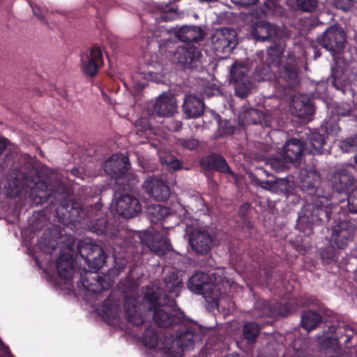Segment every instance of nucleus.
Segmentation results:
<instances>
[{"label":"nucleus","instance_id":"nucleus-1","mask_svg":"<svg viewBox=\"0 0 357 357\" xmlns=\"http://www.w3.org/2000/svg\"><path fill=\"white\" fill-rule=\"evenodd\" d=\"M7 185L11 189V197H15L24 188H30L29 197L32 205L38 206L49 202L51 197L57 199L61 194V200L56 209L59 221L64 225L89 220L91 230L98 235H104L111 238L114 252L119 255V258L128 259V255L132 252L131 242L122 234L116 233L114 225H110L101 215L102 204L100 199L94 203L89 201L85 204L68 199V189L61 183L52 187L43 180L39 170L32 163H27L23 168H15L8 178Z\"/></svg>","mask_w":357,"mask_h":357},{"label":"nucleus","instance_id":"nucleus-2","mask_svg":"<svg viewBox=\"0 0 357 357\" xmlns=\"http://www.w3.org/2000/svg\"><path fill=\"white\" fill-rule=\"evenodd\" d=\"M149 310L153 311V320L161 328H171L176 331L172 346L168 348L176 357H181L185 350H191L195 346V340L200 338L202 329L199 324L186 317L183 313L178 314V306H170L166 303L148 302Z\"/></svg>","mask_w":357,"mask_h":357},{"label":"nucleus","instance_id":"nucleus-3","mask_svg":"<svg viewBox=\"0 0 357 357\" xmlns=\"http://www.w3.org/2000/svg\"><path fill=\"white\" fill-rule=\"evenodd\" d=\"M339 206L336 197L331 195L329 189L318 190L317 196L313 197L310 203L305 204L299 213L296 222L298 229L310 235L312 226L328 222L333 210L337 209Z\"/></svg>","mask_w":357,"mask_h":357},{"label":"nucleus","instance_id":"nucleus-4","mask_svg":"<svg viewBox=\"0 0 357 357\" xmlns=\"http://www.w3.org/2000/svg\"><path fill=\"white\" fill-rule=\"evenodd\" d=\"M183 287V279L177 270L169 271L163 278L160 287L149 288L144 295L146 302L167 303L176 305L178 297Z\"/></svg>","mask_w":357,"mask_h":357},{"label":"nucleus","instance_id":"nucleus-5","mask_svg":"<svg viewBox=\"0 0 357 357\" xmlns=\"http://www.w3.org/2000/svg\"><path fill=\"white\" fill-rule=\"evenodd\" d=\"M331 195L336 197V201L340 204L345 203L346 197L353 190L356 178L353 173L347 168H336L328 176Z\"/></svg>","mask_w":357,"mask_h":357},{"label":"nucleus","instance_id":"nucleus-6","mask_svg":"<svg viewBox=\"0 0 357 357\" xmlns=\"http://www.w3.org/2000/svg\"><path fill=\"white\" fill-rule=\"evenodd\" d=\"M130 167L131 164L128 157L123 153H117L113 154L105 161L103 169L107 174L116 180H120L126 176L130 177L128 183L123 185V190L130 192L132 191L135 184L138 182L135 176L127 175Z\"/></svg>","mask_w":357,"mask_h":357},{"label":"nucleus","instance_id":"nucleus-7","mask_svg":"<svg viewBox=\"0 0 357 357\" xmlns=\"http://www.w3.org/2000/svg\"><path fill=\"white\" fill-rule=\"evenodd\" d=\"M80 257L87 264L90 270L98 271L106 262V254L102 248L91 241H79L77 246Z\"/></svg>","mask_w":357,"mask_h":357},{"label":"nucleus","instance_id":"nucleus-8","mask_svg":"<svg viewBox=\"0 0 357 357\" xmlns=\"http://www.w3.org/2000/svg\"><path fill=\"white\" fill-rule=\"evenodd\" d=\"M346 40L347 36L344 30L338 26L331 25L317 36L316 43L332 54H335L342 51Z\"/></svg>","mask_w":357,"mask_h":357},{"label":"nucleus","instance_id":"nucleus-9","mask_svg":"<svg viewBox=\"0 0 357 357\" xmlns=\"http://www.w3.org/2000/svg\"><path fill=\"white\" fill-rule=\"evenodd\" d=\"M246 65L235 61L230 68L231 83L234 86V93L241 98H246L251 92L253 82L248 75Z\"/></svg>","mask_w":357,"mask_h":357},{"label":"nucleus","instance_id":"nucleus-10","mask_svg":"<svg viewBox=\"0 0 357 357\" xmlns=\"http://www.w3.org/2000/svg\"><path fill=\"white\" fill-rule=\"evenodd\" d=\"M188 288L192 292L202 295L204 298H215L218 296V287L208 274L195 273L188 280Z\"/></svg>","mask_w":357,"mask_h":357},{"label":"nucleus","instance_id":"nucleus-11","mask_svg":"<svg viewBox=\"0 0 357 357\" xmlns=\"http://www.w3.org/2000/svg\"><path fill=\"white\" fill-rule=\"evenodd\" d=\"M356 225L351 221L343 220L332 227L330 243L333 248L344 250L353 241Z\"/></svg>","mask_w":357,"mask_h":357},{"label":"nucleus","instance_id":"nucleus-12","mask_svg":"<svg viewBox=\"0 0 357 357\" xmlns=\"http://www.w3.org/2000/svg\"><path fill=\"white\" fill-rule=\"evenodd\" d=\"M199 48L195 45L178 46L174 52V59L184 70H193L202 68Z\"/></svg>","mask_w":357,"mask_h":357},{"label":"nucleus","instance_id":"nucleus-13","mask_svg":"<svg viewBox=\"0 0 357 357\" xmlns=\"http://www.w3.org/2000/svg\"><path fill=\"white\" fill-rule=\"evenodd\" d=\"M81 69L86 77H93L103 66L102 52L100 47H92L80 55Z\"/></svg>","mask_w":357,"mask_h":357},{"label":"nucleus","instance_id":"nucleus-14","mask_svg":"<svg viewBox=\"0 0 357 357\" xmlns=\"http://www.w3.org/2000/svg\"><path fill=\"white\" fill-rule=\"evenodd\" d=\"M189 244L197 255H206L213 247L214 238L208 230L195 229L189 235Z\"/></svg>","mask_w":357,"mask_h":357},{"label":"nucleus","instance_id":"nucleus-15","mask_svg":"<svg viewBox=\"0 0 357 357\" xmlns=\"http://www.w3.org/2000/svg\"><path fill=\"white\" fill-rule=\"evenodd\" d=\"M320 175L314 169H302L300 170L298 178V186L303 193L307 196H317V191L319 189H326L324 186H319Z\"/></svg>","mask_w":357,"mask_h":357},{"label":"nucleus","instance_id":"nucleus-16","mask_svg":"<svg viewBox=\"0 0 357 357\" xmlns=\"http://www.w3.org/2000/svg\"><path fill=\"white\" fill-rule=\"evenodd\" d=\"M75 241L73 238L72 242L66 245L67 251H63L56 261V270L62 279H70L75 273Z\"/></svg>","mask_w":357,"mask_h":357},{"label":"nucleus","instance_id":"nucleus-17","mask_svg":"<svg viewBox=\"0 0 357 357\" xmlns=\"http://www.w3.org/2000/svg\"><path fill=\"white\" fill-rule=\"evenodd\" d=\"M80 282L84 288L93 294H100L104 290H107L110 287L109 276H100L97 271L92 270L82 274Z\"/></svg>","mask_w":357,"mask_h":357},{"label":"nucleus","instance_id":"nucleus-18","mask_svg":"<svg viewBox=\"0 0 357 357\" xmlns=\"http://www.w3.org/2000/svg\"><path fill=\"white\" fill-rule=\"evenodd\" d=\"M299 70L296 59L289 58L278 66V78L287 87L293 88L299 84Z\"/></svg>","mask_w":357,"mask_h":357},{"label":"nucleus","instance_id":"nucleus-19","mask_svg":"<svg viewBox=\"0 0 357 357\" xmlns=\"http://www.w3.org/2000/svg\"><path fill=\"white\" fill-rule=\"evenodd\" d=\"M213 49L217 53H230L237 44V34L232 29L217 31L213 37Z\"/></svg>","mask_w":357,"mask_h":357},{"label":"nucleus","instance_id":"nucleus-20","mask_svg":"<svg viewBox=\"0 0 357 357\" xmlns=\"http://www.w3.org/2000/svg\"><path fill=\"white\" fill-rule=\"evenodd\" d=\"M143 187L146 193L157 201H167L169 197V188L161 178L149 176L144 181Z\"/></svg>","mask_w":357,"mask_h":357},{"label":"nucleus","instance_id":"nucleus-21","mask_svg":"<svg viewBox=\"0 0 357 357\" xmlns=\"http://www.w3.org/2000/svg\"><path fill=\"white\" fill-rule=\"evenodd\" d=\"M116 212L125 218H132L142 211L139 199L130 193H123L116 204Z\"/></svg>","mask_w":357,"mask_h":357},{"label":"nucleus","instance_id":"nucleus-22","mask_svg":"<svg viewBox=\"0 0 357 357\" xmlns=\"http://www.w3.org/2000/svg\"><path fill=\"white\" fill-rule=\"evenodd\" d=\"M202 168L207 172L212 170L234 176L225 158L220 154L211 153L203 156L199 160Z\"/></svg>","mask_w":357,"mask_h":357},{"label":"nucleus","instance_id":"nucleus-23","mask_svg":"<svg viewBox=\"0 0 357 357\" xmlns=\"http://www.w3.org/2000/svg\"><path fill=\"white\" fill-rule=\"evenodd\" d=\"M63 234L59 227L53 226L44 230L43 236L38 241L40 249L47 254H52L58 247Z\"/></svg>","mask_w":357,"mask_h":357},{"label":"nucleus","instance_id":"nucleus-24","mask_svg":"<svg viewBox=\"0 0 357 357\" xmlns=\"http://www.w3.org/2000/svg\"><path fill=\"white\" fill-rule=\"evenodd\" d=\"M303 150V142L301 139L292 138L284 144L281 155L286 161L296 167L301 163Z\"/></svg>","mask_w":357,"mask_h":357},{"label":"nucleus","instance_id":"nucleus-25","mask_svg":"<svg viewBox=\"0 0 357 357\" xmlns=\"http://www.w3.org/2000/svg\"><path fill=\"white\" fill-rule=\"evenodd\" d=\"M307 135L305 143L306 148L312 155H321L327 153L329 149V145L326 142V137L324 134H321L317 130L311 131Z\"/></svg>","mask_w":357,"mask_h":357},{"label":"nucleus","instance_id":"nucleus-26","mask_svg":"<svg viewBox=\"0 0 357 357\" xmlns=\"http://www.w3.org/2000/svg\"><path fill=\"white\" fill-rule=\"evenodd\" d=\"M250 34L257 41L273 40L277 36V29L266 21H258L251 26Z\"/></svg>","mask_w":357,"mask_h":357},{"label":"nucleus","instance_id":"nucleus-27","mask_svg":"<svg viewBox=\"0 0 357 357\" xmlns=\"http://www.w3.org/2000/svg\"><path fill=\"white\" fill-rule=\"evenodd\" d=\"M205 105L204 101L194 95L185 96L182 110L188 119H195L204 114Z\"/></svg>","mask_w":357,"mask_h":357},{"label":"nucleus","instance_id":"nucleus-28","mask_svg":"<svg viewBox=\"0 0 357 357\" xmlns=\"http://www.w3.org/2000/svg\"><path fill=\"white\" fill-rule=\"evenodd\" d=\"M177 109L173 97L162 94L159 96L153 105V112L159 116H171Z\"/></svg>","mask_w":357,"mask_h":357},{"label":"nucleus","instance_id":"nucleus-29","mask_svg":"<svg viewBox=\"0 0 357 357\" xmlns=\"http://www.w3.org/2000/svg\"><path fill=\"white\" fill-rule=\"evenodd\" d=\"M290 109L291 113L300 118L312 116L314 113V107L310 100L305 96H300L292 99Z\"/></svg>","mask_w":357,"mask_h":357},{"label":"nucleus","instance_id":"nucleus-30","mask_svg":"<svg viewBox=\"0 0 357 357\" xmlns=\"http://www.w3.org/2000/svg\"><path fill=\"white\" fill-rule=\"evenodd\" d=\"M244 125H260L262 127H269L271 125L269 117L263 112L254 108L247 109L240 116Z\"/></svg>","mask_w":357,"mask_h":357},{"label":"nucleus","instance_id":"nucleus-31","mask_svg":"<svg viewBox=\"0 0 357 357\" xmlns=\"http://www.w3.org/2000/svg\"><path fill=\"white\" fill-rule=\"evenodd\" d=\"M202 29L196 26H183L175 32V37L184 43H197L203 38Z\"/></svg>","mask_w":357,"mask_h":357},{"label":"nucleus","instance_id":"nucleus-32","mask_svg":"<svg viewBox=\"0 0 357 357\" xmlns=\"http://www.w3.org/2000/svg\"><path fill=\"white\" fill-rule=\"evenodd\" d=\"M321 322L322 317L316 311L307 310L301 314V327L307 332L315 329Z\"/></svg>","mask_w":357,"mask_h":357},{"label":"nucleus","instance_id":"nucleus-33","mask_svg":"<svg viewBox=\"0 0 357 357\" xmlns=\"http://www.w3.org/2000/svg\"><path fill=\"white\" fill-rule=\"evenodd\" d=\"M284 49L280 44L274 43L267 49L266 62L268 67L264 68L266 73L268 72L270 66H278L281 63L280 59L283 54Z\"/></svg>","mask_w":357,"mask_h":357},{"label":"nucleus","instance_id":"nucleus-34","mask_svg":"<svg viewBox=\"0 0 357 357\" xmlns=\"http://www.w3.org/2000/svg\"><path fill=\"white\" fill-rule=\"evenodd\" d=\"M170 215V209L160 204H152L148 208V217L153 224H158Z\"/></svg>","mask_w":357,"mask_h":357},{"label":"nucleus","instance_id":"nucleus-35","mask_svg":"<svg viewBox=\"0 0 357 357\" xmlns=\"http://www.w3.org/2000/svg\"><path fill=\"white\" fill-rule=\"evenodd\" d=\"M328 82H330L335 89L340 90L346 82L344 68L337 64L333 66L331 68V76L328 79Z\"/></svg>","mask_w":357,"mask_h":357},{"label":"nucleus","instance_id":"nucleus-36","mask_svg":"<svg viewBox=\"0 0 357 357\" xmlns=\"http://www.w3.org/2000/svg\"><path fill=\"white\" fill-rule=\"evenodd\" d=\"M252 314L256 318L273 317V303L266 300H258L255 305Z\"/></svg>","mask_w":357,"mask_h":357},{"label":"nucleus","instance_id":"nucleus-37","mask_svg":"<svg viewBox=\"0 0 357 357\" xmlns=\"http://www.w3.org/2000/svg\"><path fill=\"white\" fill-rule=\"evenodd\" d=\"M141 341L142 344L149 349H155L158 345V335L152 326H147L143 333Z\"/></svg>","mask_w":357,"mask_h":357},{"label":"nucleus","instance_id":"nucleus-38","mask_svg":"<svg viewBox=\"0 0 357 357\" xmlns=\"http://www.w3.org/2000/svg\"><path fill=\"white\" fill-rule=\"evenodd\" d=\"M296 186L294 182L287 178H277L275 180V192L279 194H284L287 197L297 192Z\"/></svg>","mask_w":357,"mask_h":357},{"label":"nucleus","instance_id":"nucleus-39","mask_svg":"<svg viewBox=\"0 0 357 357\" xmlns=\"http://www.w3.org/2000/svg\"><path fill=\"white\" fill-rule=\"evenodd\" d=\"M259 333L260 328L258 324L254 321L247 322L244 324L243 335L245 339H246L248 342H255Z\"/></svg>","mask_w":357,"mask_h":357},{"label":"nucleus","instance_id":"nucleus-40","mask_svg":"<svg viewBox=\"0 0 357 357\" xmlns=\"http://www.w3.org/2000/svg\"><path fill=\"white\" fill-rule=\"evenodd\" d=\"M290 165L291 163L286 161L283 157L270 158H268V160L266 161V165L270 166L271 169H273L276 173L285 172L289 168Z\"/></svg>","mask_w":357,"mask_h":357},{"label":"nucleus","instance_id":"nucleus-41","mask_svg":"<svg viewBox=\"0 0 357 357\" xmlns=\"http://www.w3.org/2000/svg\"><path fill=\"white\" fill-rule=\"evenodd\" d=\"M344 207L347 208L348 212L357 213V186L346 197L345 203L340 204V209H344Z\"/></svg>","mask_w":357,"mask_h":357},{"label":"nucleus","instance_id":"nucleus-42","mask_svg":"<svg viewBox=\"0 0 357 357\" xmlns=\"http://www.w3.org/2000/svg\"><path fill=\"white\" fill-rule=\"evenodd\" d=\"M136 308L135 305H132L130 309L126 307V313L128 321L135 326L139 327L145 324V319L141 314L137 313Z\"/></svg>","mask_w":357,"mask_h":357},{"label":"nucleus","instance_id":"nucleus-43","mask_svg":"<svg viewBox=\"0 0 357 357\" xmlns=\"http://www.w3.org/2000/svg\"><path fill=\"white\" fill-rule=\"evenodd\" d=\"M236 128L229 120L220 121L218 123V129L217 132L218 137H227L234 134Z\"/></svg>","mask_w":357,"mask_h":357},{"label":"nucleus","instance_id":"nucleus-44","mask_svg":"<svg viewBox=\"0 0 357 357\" xmlns=\"http://www.w3.org/2000/svg\"><path fill=\"white\" fill-rule=\"evenodd\" d=\"M340 149L346 153L355 152L357 151V136L350 137L339 142Z\"/></svg>","mask_w":357,"mask_h":357},{"label":"nucleus","instance_id":"nucleus-45","mask_svg":"<svg viewBox=\"0 0 357 357\" xmlns=\"http://www.w3.org/2000/svg\"><path fill=\"white\" fill-rule=\"evenodd\" d=\"M80 195L84 196V199L86 201L87 199H93L98 198L101 199L99 197L100 191L98 186L96 185H90V186H83L80 191Z\"/></svg>","mask_w":357,"mask_h":357},{"label":"nucleus","instance_id":"nucleus-46","mask_svg":"<svg viewBox=\"0 0 357 357\" xmlns=\"http://www.w3.org/2000/svg\"><path fill=\"white\" fill-rule=\"evenodd\" d=\"M335 111L338 116L347 117L351 116L354 110L351 104L342 102L336 105Z\"/></svg>","mask_w":357,"mask_h":357},{"label":"nucleus","instance_id":"nucleus-47","mask_svg":"<svg viewBox=\"0 0 357 357\" xmlns=\"http://www.w3.org/2000/svg\"><path fill=\"white\" fill-rule=\"evenodd\" d=\"M177 144L184 149L189 151L195 150L199 145V141L195 138H178Z\"/></svg>","mask_w":357,"mask_h":357},{"label":"nucleus","instance_id":"nucleus-48","mask_svg":"<svg viewBox=\"0 0 357 357\" xmlns=\"http://www.w3.org/2000/svg\"><path fill=\"white\" fill-rule=\"evenodd\" d=\"M291 312V309L289 306L287 304L282 303H273V317H287L289 312Z\"/></svg>","mask_w":357,"mask_h":357},{"label":"nucleus","instance_id":"nucleus-49","mask_svg":"<svg viewBox=\"0 0 357 357\" xmlns=\"http://www.w3.org/2000/svg\"><path fill=\"white\" fill-rule=\"evenodd\" d=\"M176 16V10L174 8H169L166 5L165 7H162L159 18L162 22H168L174 20Z\"/></svg>","mask_w":357,"mask_h":357},{"label":"nucleus","instance_id":"nucleus-50","mask_svg":"<svg viewBox=\"0 0 357 357\" xmlns=\"http://www.w3.org/2000/svg\"><path fill=\"white\" fill-rule=\"evenodd\" d=\"M298 9L305 12L313 11L317 5V0H296Z\"/></svg>","mask_w":357,"mask_h":357},{"label":"nucleus","instance_id":"nucleus-51","mask_svg":"<svg viewBox=\"0 0 357 357\" xmlns=\"http://www.w3.org/2000/svg\"><path fill=\"white\" fill-rule=\"evenodd\" d=\"M252 179L256 183V184L265 190L275 192V181H262L258 179L255 175H253Z\"/></svg>","mask_w":357,"mask_h":357},{"label":"nucleus","instance_id":"nucleus-52","mask_svg":"<svg viewBox=\"0 0 357 357\" xmlns=\"http://www.w3.org/2000/svg\"><path fill=\"white\" fill-rule=\"evenodd\" d=\"M333 5L338 9L347 10L352 6V0H334Z\"/></svg>","mask_w":357,"mask_h":357},{"label":"nucleus","instance_id":"nucleus-53","mask_svg":"<svg viewBox=\"0 0 357 357\" xmlns=\"http://www.w3.org/2000/svg\"><path fill=\"white\" fill-rule=\"evenodd\" d=\"M45 222V217L44 215H40V214L35 218L33 222L32 228L33 230H39L42 229L44 226V222Z\"/></svg>","mask_w":357,"mask_h":357},{"label":"nucleus","instance_id":"nucleus-54","mask_svg":"<svg viewBox=\"0 0 357 357\" xmlns=\"http://www.w3.org/2000/svg\"><path fill=\"white\" fill-rule=\"evenodd\" d=\"M33 13L35 16L43 24H47L48 22L46 20L45 16L42 14L41 10L39 6H35L32 7Z\"/></svg>","mask_w":357,"mask_h":357},{"label":"nucleus","instance_id":"nucleus-55","mask_svg":"<svg viewBox=\"0 0 357 357\" xmlns=\"http://www.w3.org/2000/svg\"><path fill=\"white\" fill-rule=\"evenodd\" d=\"M15 158V154L13 152H8L4 157V166L8 167L10 166L13 167V160Z\"/></svg>","mask_w":357,"mask_h":357},{"label":"nucleus","instance_id":"nucleus-56","mask_svg":"<svg viewBox=\"0 0 357 357\" xmlns=\"http://www.w3.org/2000/svg\"><path fill=\"white\" fill-rule=\"evenodd\" d=\"M170 243L167 240L164 241V243L161 245H157L156 248H154L155 252L158 254L165 253V251L169 250V247L170 246Z\"/></svg>","mask_w":357,"mask_h":357},{"label":"nucleus","instance_id":"nucleus-57","mask_svg":"<svg viewBox=\"0 0 357 357\" xmlns=\"http://www.w3.org/2000/svg\"><path fill=\"white\" fill-rule=\"evenodd\" d=\"M233 3L236 4H239L243 6H250L252 5H255L258 0H231Z\"/></svg>","mask_w":357,"mask_h":357},{"label":"nucleus","instance_id":"nucleus-58","mask_svg":"<svg viewBox=\"0 0 357 357\" xmlns=\"http://www.w3.org/2000/svg\"><path fill=\"white\" fill-rule=\"evenodd\" d=\"M10 142L8 139L5 137L0 138V156L3 153V152L6 150Z\"/></svg>","mask_w":357,"mask_h":357},{"label":"nucleus","instance_id":"nucleus-59","mask_svg":"<svg viewBox=\"0 0 357 357\" xmlns=\"http://www.w3.org/2000/svg\"><path fill=\"white\" fill-rule=\"evenodd\" d=\"M319 45H317V43L315 42H314L312 45V47H313L314 49V58H319L321 56V52H320L319 50L317 49V47Z\"/></svg>","mask_w":357,"mask_h":357},{"label":"nucleus","instance_id":"nucleus-60","mask_svg":"<svg viewBox=\"0 0 357 357\" xmlns=\"http://www.w3.org/2000/svg\"><path fill=\"white\" fill-rule=\"evenodd\" d=\"M171 167L172 169H174V170H177V169H179L181 168L182 167V164L181 162L178 160H174L172 163H171Z\"/></svg>","mask_w":357,"mask_h":357},{"label":"nucleus","instance_id":"nucleus-61","mask_svg":"<svg viewBox=\"0 0 357 357\" xmlns=\"http://www.w3.org/2000/svg\"><path fill=\"white\" fill-rule=\"evenodd\" d=\"M256 171L257 172V175H261V174H264L267 177L269 176V175H270L269 173L268 172V171L266 169H264L263 167H257Z\"/></svg>","mask_w":357,"mask_h":357},{"label":"nucleus","instance_id":"nucleus-62","mask_svg":"<svg viewBox=\"0 0 357 357\" xmlns=\"http://www.w3.org/2000/svg\"><path fill=\"white\" fill-rule=\"evenodd\" d=\"M71 174L77 178L81 177L82 173L79 168L74 167L71 170Z\"/></svg>","mask_w":357,"mask_h":357},{"label":"nucleus","instance_id":"nucleus-63","mask_svg":"<svg viewBox=\"0 0 357 357\" xmlns=\"http://www.w3.org/2000/svg\"><path fill=\"white\" fill-rule=\"evenodd\" d=\"M260 146H261V149H262V151L264 152V153L269 152V151L271 149V146L267 144H261Z\"/></svg>","mask_w":357,"mask_h":357},{"label":"nucleus","instance_id":"nucleus-64","mask_svg":"<svg viewBox=\"0 0 357 357\" xmlns=\"http://www.w3.org/2000/svg\"><path fill=\"white\" fill-rule=\"evenodd\" d=\"M126 266V263L121 262V266L118 268V272L121 273L122 272Z\"/></svg>","mask_w":357,"mask_h":357}]
</instances>
